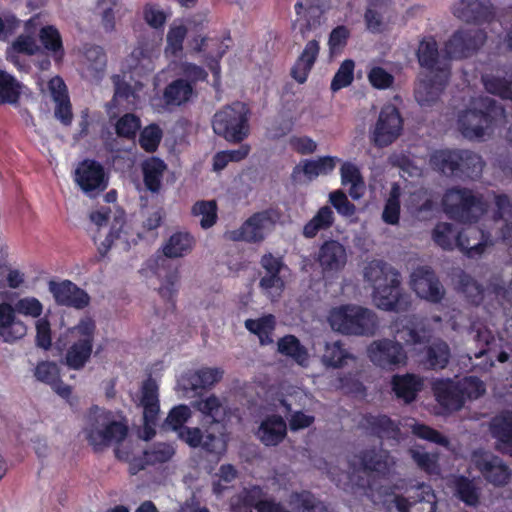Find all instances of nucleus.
<instances>
[{
    "mask_svg": "<svg viewBox=\"0 0 512 512\" xmlns=\"http://www.w3.org/2000/svg\"><path fill=\"white\" fill-rule=\"evenodd\" d=\"M429 164L434 170L461 180L479 178L484 167L482 157L468 149L435 150Z\"/></svg>",
    "mask_w": 512,
    "mask_h": 512,
    "instance_id": "20e7f679",
    "label": "nucleus"
},
{
    "mask_svg": "<svg viewBox=\"0 0 512 512\" xmlns=\"http://www.w3.org/2000/svg\"><path fill=\"white\" fill-rule=\"evenodd\" d=\"M349 357L350 354L343 347V344L340 341H335L326 344L322 361L327 367L340 368Z\"/></svg>",
    "mask_w": 512,
    "mask_h": 512,
    "instance_id": "bf43d9fd",
    "label": "nucleus"
},
{
    "mask_svg": "<svg viewBox=\"0 0 512 512\" xmlns=\"http://www.w3.org/2000/svg\"><path fill=\"white\" fill-rule=\"evenodd\" d=\"M403 123V118L395 105H384L372 131L371 139L374 145L383 148L392 144L400 136Z\"/></svg>",
    "mask_w": 512,
    "mask_h": 512,
    "instance_id": "f8f14e48",
    "label": "nucleus"
},
{
    "mask_svg": "<svg viewBox=\"0 0 512 512\" xmlns=\"http://www.w3.org/2000/svg\"><path fill=\"white\" fill-rule=\"evenodd\" d=\"M163 132L159 125L152 123L144 127L139 135V145L147 153H154L162 140Z\"/></svg>",
    "mask_w": 512,
    "mask_h": 512,
    "instance_id": "052dcab7",
    "label": "nucleus"
},
{
    "mask_svg": "<svg viewBox=\"0 0 512 512\" xmlns=\"http://www.w3.org/2000/svg\"><path fill=\"white\" fill-rule=\"evenodd\" d=\"M431 389L438 404L445 410L459 411L464 406V393L460 383L450 378L435 379Z\"/></svg>",
    "mask_w": 512,
    "mask_h": 512,
    "instance_id": "aec40b11",
    "label": "nucleus"
},
{
    "mask_svg": "<svg viewBox=\"0 0 512 512\" xmlns=\"http://www.w3.org/2000/svg\"><path fill=\"white\" fill-rule=\"evenodd\" d=\"M141 393L140 403L143 407L145 440H150L156 434L154 426L157 424L160 412L158 385L156 381L151 377L146 379L142 384Z\"/></svg>",
    "mask_w": 512,
    "mask_h": 512,
    "instance_id": "6ab92c4d",
    "label": "nucleus"
},
{
    "mask_svg": "<svg viewBox=\"0 0 512 512\" xmlns=\"http://www.w3.org/2000/svg\"><path fill=\"white\" fill-rule=\"evenodd\" d=\"M75 181L87 194L103 192L108 187L104 167L94 159H84L75 170Z\"/></svg>",
    "mask_w": 512,
    "mask_h": 512,
    "instance_id": "a211bd4d",
    "label": "nucleus"
},
{
    "mask_svg": "<svg viewBox=\"0 0 512 512\" xmlns=\"http://www.w3.org/2000/svg\"><path fill=\"white\" fill-rule=\"evenodd\" d=\"M475 468L487 482L494 486H505L511 478V470L503 460L491 452L476 450L472 454Z\"/></svg>",
    "mask_w": 512,
    "mask_h": 512,
    "instance_id": "dca6fc26",
    "label": "nucleus"
},
{
    "mask_svg": "<svg viewBox=\"0 0 512 512\" xmlns=\"http://www.w3.org/2000/svg\"><path fill=\"white\" fill-rule=\"evenodd\" d=\"M223 373L220 368H201L192 376V386L194 389L210 388L222 379Z\"/></svg>",
    "mask_w": 512,
    "mask_h": 512,
    "instance_id": "680f3d73",
    "label": "nucleus"
},
{
    "mask_svg": "<svg viewBox=\"0 0 512 512\" xmlns=\"http://www.w3.org/2000/svg\"><path fill=\"white\" fill-rule=\"evenodd\" d=\"M196 408L211 419L210 426L205 427L204 431L199 427L185 428L180 434V440L190 448H201L206 454L219 459L227 452L228 435L224 426L221 430L214 431L212 425L220 423L225 415L222 403L217 396L212 394L199 400L196 403Z\"/></svg>",
    "mask_w": 512,
    "mask_h": 512,
    "instance_id": "f257e3e1",
    "label": "nucleus"
},
{
    "mask_svg": "<svg viewBox=\"0 0 512 512\" xmlns=\"http://www.w3.org/2000/svg\"><path fill=\"white\" fill-rule=\"evenodd\" d=\"M141 128V120L133 113H126L121 116L116 124L115 131L118 137L132 140L136 137Z\"/></svg>",
    "mask_w": 512,
    "mask_h": 512,
    "instance_id": "0e129e2a",
    "label": "nucleus"
},
{
    "mask_svg": "<svg viewBox=\"0 0 512 512\" xmlns=\"http://www.w3.org/2000/svg\"><path fill=\"white\" fill-rule=\"evenodd\" d=\"M274 224L272 210H263L253 213L238 229L228 231L226 236L234 242L260 243Z\"/></svg>",
    "mask_w": 512,
    "mask_h": 512,
    "instance_id": "9b49d317",
    "label": "nucleus"
},
{
    "mask_svg": "<svg viewBox=\"0 0 512 512\" xmlns=\"http://www.w3.org/2000/svg\"><path fill=\"white\" fill-rule=\"evenodd\" d=\"M340 159L336 156H322L318 159H306L303 161L302 172L310 180L320 175H329L336 168Z\"/></svg>",
    "mask_w": 512,
    "mask_h": 512,
    "instance_id": "49530a36",
    "label": "nucleus"
},
{
    "mask_svg": "<svg viewBox=\"0 0 512 512\" xmlns=\"http://www.w3.org/2000/svg\"><path fill=\"white\" fill-rule=\"evenodd\" d=\"M178 280V271L175 269L166 275L165 282L158 289L159 295L167 304V309L174 310L176 307L175 296L177 294L176 285Z\"/></svg>",
    "mask_w": 512,
    "mask_h": 512,
    "instance_id": "774afa93",
    "label": "nucleus"
},
{
    "mask_svg": "<svg viewBox=\"0 0 512 512\" xmlns=\"http://www.w3.org/2000/svg\"><path fill=\"white\" fill-rule=\"evenodd\" d=\"M194 87L186 79L178 78L170 82L163 90L162 100L166 107H179L191 100Z\"/></svg>",
    "mask_w": 512,
    "mask_h": 512,
    "instance_id": "f704fd0d",
    "label": "nucleus"
},
{
    "mask_svg": "<svg viewBox=\"0 0 512 512\" xmlns=\"http://www.w3.org/2000/svg\"><path fill=\"white\" fill-rule=\"evenodd\" d=\"M128 435V427L126 424L113 418L111 412L107 411V419L105 420V448L112 444L121 443Z\"/></svg>",
    "mask_w": 512,
    "mask_h": 512,
    "instance_id": "13d9d810",
    "label": "nucleus"
},
{
    "mask_svg": "<svg viewBox=\"0 0 512 512\" xmlns=\"http://www.w3.org/2000/svg\"><path fill=\"white\" fill-rule=\"evenodd\" d=\"M319 42L315 39L306 43L303 51L293 64L290 75L299 84H304L318 58Z\"/></svg>",
    "mask_w": 512,
    "mask_h": 512,
    "instance_id": "c85d7f7f",
    "label": "nucleus"
},
{
    "mask_svg": "<svg viewBox=\"0 0 512 512\" xmlns=\"http://www.w3.org/2000/svg\"><path fill=\"white\" fill-rule=\"evenodd\" d=\"M131 73L140 75L142 72L153 70L152 50L145 43H139L131 52L128 59Z\"/></svg>",
    "mask_w": 512,
    "mask_h": 512,
    "instance_id": "de8ad7c7",
    "label": "nucleus"
},
{
    "mask_svg": "<svg viewBox=\"0 0 512 512\" xmlns=\"http://www.w3.org/2000/svg\"><path fill=\"white\" fill-rule=\"evenodd\" d=\"M400 197L401 189L397 183H394L391 187L389 197L384 205L382 219L386 224L396 225L400 219Z\"/></svg>",
    "mask_w": 512,
    "mask_h": 512,
    "instance_id": "6e6d98bb",
    "label": "nucleus"
},
{
    "mask_svg": "<svg viewBox=\"0 0 512 512\" xmlns=\"http://www.w3.org/2000/svg\"><path fill=\"white\" fill-rule=\"evenodd\" d=\"M411 288L421 299L440 303L445 290L434 270L429 266H419L411 274Z\"/></svg>",
    "mask_w": 512,
    "mask_h": 512,
    "instance_id": "f3484780",
    "label": "nucleus"
},
{
    "mask_svg": "<svg viewBox=\"0 0 512 512\" xmlns=\"http://www.w3.org/2000/svg\"><path fill=\"white\" fill-rule=\"evenodd\" d=\"M256 436L267 447L277 446L287 436V424L278 414L268 415L260 423Z\"/></svg>",
    "mask_w": 512,
    "mask_h": 512,
    "instance_id": "bb28decb",
    "label": "nucleus"
},
{
    "mask_svg": "<svg viewBox=\"0 0 512 512\" xmlns=\"http://www.w3.org/2000/svg\"><path fill=\"white\" fill-rule=\"evenodd\" d=\"M447 79L438 75L426 76L420 79L414 89V96L420 106H432L442 94Z\"/></svg>",
    "mask_w": 512,
    "mask_h": 512,
    "instance_id": "7c9ffc66",
    "label": "nucleus"
},
{
    "mask_svg": "<svg viewBox=\"0 0 512 512\" xmlns=\"http://www.w3.org/2000/svg\"><path fill=\"white\" fill-rule=\"evenodd\" d=\"M451 358L449 345L442 339L430 342L422 351L421 363L429 370L445 369Z\"/></svg>",
    "mask_w": 512,
    "mask_h": 512,
    "instance_id": "2f4dec72",
    "label": "nucleus"
},
{
    "mask_svg": "<svg viewBox=\"0 0 512 512\" xmlns=\"http://www.w3.org/2000/svg\"><path fill=\"white\" fill-rule=\"evenodd\" d=\"M167 165L158 157H151L142 164L144 185L152 193L161 189L162 178Z\"/></svg>",
    "mask_w": 512,
    "mask_h": 512,
    "instance_id": "4c0bfd02",
    "label": "nucleus"
},
{
    "mask_svg": "<svg viewBox=\"0 0 512 512\" xmlns=\"http://www.w3.org/2000/svg\"><path fill=\"white\" fill-rule=\"evenodd\" d=\"M355 62L352 59L344 60L336 71L330 88L333 92H337L351 85L354 80Z\"/></svg>",
    "mask_w": 512,
    "mask_h": 512,
    "instance_id": "69168bd1",
    "label": "nucleus"
},
{
    "mask_svg": "<svg viewBox=\"0 0 512 512\" xmlns=\"http://www.w3.org/2000/svg\"><path fill=\"white\" fill-rule=\"evenodd\" d=\"M459 19L474 24L490 23L496 16L490 0H460L454 12Z\"/></svg>",
    "mask_w": 512,
    "mask_h": 512,
    "instance_id": "5701e85b",
    "label": "nucleus"
},
{
    "mask_svg": "<svg viewBox=\"0 0 512 512\" xmlns=\"http://www.w3.org/2000/svg\"><path fill=\"white\" fill-rule=\"evenodd\" d=\"M459 290L472 305H479L484 298V288L472 276L462 273L459 277Z\"/></svg>",
    "mask_w": 512,
    "mask_h": 512,
    "instance_id": "4d7b16f0",
    "label": "nucleus"
},
{
    "mask_svg": "<svg viewBox=\"0 0 512 512\" xmlns=\"http://www.w3.org/2000/svg\"><path fill=\"white\" fill-rule=\"evenodd\" d=\"M191 417V410L185 404H180L174 406L168 413L165 423L178 434V438L180 439V434L185 428H190L186 426L185 423Z\"/></svg>",
    "mask_w": 512,
    "mask_h": 512,
    "instance_id": "e2e57ef3",
    "label": "nucleus"
},
{
    "mask_svg": "<svg viewBox=\"0 0 512 512\" xmlns=\"http://www.w3.org/2000/svg\"><path fill=\"white\" fill-rule=\"evenodd\" d=\"M391 385L397 398L404 400L405 403H411L416 399L418 392L421 391L423 381L416 374H396L392 377Z\"/></svg>",
    "mask_w": 512,
    "mask_h": 512,
    "instance_id": "e433bc0d",
    "label": "nucleus"
},
{
    "mask_svg": "<svg viewBox=\"0 0 512 512\" xmlns=\"http://www.w3.org/2000/svg\"><path fill=\"white\" fill-rule=\"evenodd\" d=\"M297 512H330L328 506L318 500L310 491L303 490L291 495Z\"/></svg>",
    "mask_w": 512,
    "mask_h": 512,
    "instance_id": "864d4df0",
    "label": "nucleus"
},
{
    "mask_svg": "<svg viewBox=\"0 0 512 512\" xmlns=\"http://www.w3.org/2000/svg\"><path fill=\"white\" fill-rule=\"evenodd\" d=\"M481 80L488 93L512 100V66H504L497 74H483Z\"/></svg>",
    "mask_w": 512,
    "mask_h": 512,
    "instance_id": "473e14b6",
    "label": "nucleus"
},
{
    "mask_svg": "<svg viewBox=\"0 0 512 512\" xmlns=\"http://www.w3.org/2000/svg\"><path fill=\"white\" fill-rule=\"evenodd\" d=\"M96 323L91 317L82 318L71 330L77 340L67 348L64 363L72 370H81L89 362L92 352Z\"/></svg>",
    "mask_w": 512,
    "mask_h": 512,
    "instance_id": "1a4fd4ad",
    "label": "nucleus"
},
{
    "mask_svg": "<svg viewBox=\"0 0 512 512\" xmlns=\"http://www.w3.org/2000/svg\"><path fill=\"white\" fill-rule=\"evenodd\" d=\"M275 324V317L272 314L245 321L246 329L258 336L261 345H268L273 342L272 333L275 329Z\"/></svg>",
    "mask_w": 512,
    "mask_h": 512,
    "instance_id": "a18cd8bd",
    "label": "nucleus"
},
{
    "mask_svg": "<svg viewBox=\"0 0 512 512\" xmlns=\"http://www.w3.org/2000/svg\"><path fill=\"white\" fill-rule=\"evenodd\" d=\"M260 265L265 274L259 281V287L265 292H271L275 289L279 294L284 289V280L280 276L281 271L286 265L281 256H274L271 252L262 255Z\"/></svg>",
    "mask_w": 512,
    "mask_h": 512,
    "instance_id": "393cba45",
    "label": "nucleus"
},
{
    "mask_svg": "<svg viewBox=\"0 0 512 512\" xmlns=\"http://www.w3.org/2000/svg\"><path fill=\"white\" fill-rule=\"evenodd\" d=\"M361 467L365 472H375L385 475L391 465L390 453L382 448H368L360 451L358 455Z\"/></svg>",
    "mask_w": 512,
    "mask_h": 512,
    "instance_id": "c9c22d12",
    "label": "nucleus"
},
{
    "mask_svg": "<svg viewBox=\"0 0 512 512\" xmlns=\"http://www.w3.org/2000/svg\"><path fill=\"white\" fill-rule=\"evenodd\" d=\"M490 432L499 450L512 456V410L495 416L490 423Z\"/></svg>",
    "mask_w": 512,
    "mask_h": 512,
    "instance_id": "72a5a7b5",
    "label": "nucleus"
},
{
    "mask_svg": "<svg viewBox=\"0 0 512 512\" xmlns=\"http://www.w3.org/2000/svg\"><path fill=\"white\" fill-rule=\"evenodd\" d=\"M27 333V326L17 319L16 310L10 303H0V339L6 343H14Z\"/></svg>",
    "mask_w": 512,
    "mask_h": 512,
    "instance_id": "a878e982",
    "label": "nucleus"
},
{
    "mask_svg": "<svg viewBox=\"0 0 512 512\" xmlns=\"http://www.w3.org/2000/svg\"><path fill=\"white\" fill-rule=\"evenodd\" d=\"M218 206L215 200H200L194 203L191 213L194 216H201L200 226L209 229L216 224L218 219Z\"/></svg>",
    "mask_w": 512,
    "mask_h": 512,
    "instance_id": "5fc2aeb1",
    "label": "nucleus"
},
{
    "mask_svg": "<svg viewBox=\"0 0 512 512\" xmlns=\"http://www.w3.org/2000/svg\"><path fill=\"white\" fill-rule=\"evenodd\" d=\"M470 233L479 234L480 240L471 245L469 238L464 232L459 231L457 226L448 222H439L432 230V240L434 243L446 251H451L454 247H458L464 251L469 258L480 256L488 245V235L480 229L471 228Z\"/></svg>",
    "mask_w": 512,
    "mask_h": 512,
    "instance_id": "6e6552de",
    "label": "nucleus"
},
{
    "mask_svg": "<svg viewBox=\"0 0 512 512\" xmlns=\"http://www.w3.org/2000/svg\"><path fill=\"white\" fill-rule=\"evenodd\" d=\"M487 34L483 29H461L455 31L445 44L449 58H467L477 52L486 42Z\"/></svg>",
    "mask_w": 512,
    "mask_h": 512,
    "instance_id": "2eb2a0df",
    "label": "nucleus"
},
{
    "mask_svg": "<svg viewBox=\"0 0 512 512\" xmlns=\"http://www.w3.org/2000/svg\"><path fill=\"white\" fill-rule=\"evenodd\" d=\"M265 492L259 485L244 488L233 496L230 501L231 512H290L280 502L274 499H263Z\"/></svg>",
    "mask_w": 512,
    "mask_h": 512,
    "instance_id": "ddd939ff",
    "label": "nucleus"
},
{
    "mask_svg": "<svg viewBox=\"0 0 512 512\" xmlns=\"http://www.w3.org/2000/svg\"><path fill=\"white\" fill-rule=\"evenodd\" d=\"M442 205L450 219L462 224L477 223L490 207L482 193L462 186L447 189L442 198Z\"/></svg>",
    "mask_w": 512,
    "mask_h": 512,
    "instance_id": "7ed1b4c3",
    "label": "nucleus"
},
{
    "mask_svg": "<svg viewBox=\"0 0 512 512\" xmlns=\"http://www.w3.org/2000/svg\"><path fill=\"white\" fill-rule=\"evenodd\" d=\"M328 320L333 330L344 335H371L377 327L375 314L359 306L335 308L330 312Z\"/></svg>",
    "mask_w": 512,
    "mask_h": 512,
    "instance_id": "0eeeda50",
    "label": "nucleus"
},
{
    "mask_svg": "<svg viewBox=\"0 0 512 512\" xmlns=\"http://www.w3.org/2000/svg\"><path fill=\"white\" fill-rule=\"evenodd\" d=\"M315 260L323 273H337L347 263L346 249L337 240H326L319 247Z\"/></svg>",
    "mask_w": 512,
    "mask_h": 512,
    "instance_id": "4be33fe9",
    "label": "nucleus"
},
{
    "mask_svg": "<svg viewBox=\"0 0 512 512\" xmlns=\"http://www.w3.org/2000/svg\"><path fill=\"white\" fill-rule=\"evenodd\" d=\"M478 108L467 109L458 116V127L468 139L482 138L505 116L504 108L494 99L481 98Z\"/></svg>",
    "mask_w": 512,
    "mask_h": 512,
    "instance_id": "39448f33",
    "label": "nucleus"
},
{
    "mask_svg": "<svg viewBox=\"0 0 512 512\" xmlns=\"http://www.w3.org/2000/svg\"><path fill=\"white\" fill-rule=\"evenodd\" d=\"M195 240L187 232L173 233L163 246V254L167 258H178L187 255L193 248Z\"/></svg>",
    "mask_w": 512,
    "mask_h": 512,
    "instance_id": "a19ab883",
    "label": "nucleus"
},
{
    "mask_svg": "<svg viewBox=\"0 0 512 512\" xmlns=\"http://www.w3.org/2000/svg\"><path fill=\"white\" fill-rule=\"evenodd\" d=\"M58 88L51 87L53 100L56 103L55 117L64 125L69 126L73 120L72 106L67 93L66 85L58 78Z\"/></svg>",
    "mask_w": 512,
    "mask_h": 512,
    "instance_id": "ea45409f",
    "label": "nucleus"
},
{
    "mask_svg": "<svg viewBox=\"0 0 512 512\" xmlns=\"http://www.w3.org/2000/svg\"><path fill=\"white\" fill-rule=\"evenodd\" d=\"M361 424L371 435L378 438L397 439L400 434L399 424L385 414L367 413L363 415Z\"/></svg>",
    "mask_w": 512,
    "mask_h": 512,
    "instance_id": "cd10ccee",
    "label": "nucleus"
},
{
    "mask_svg": "<svg viewBox=\"0 0 512 512\" xmlns=\"http://www.w3.org/2000/svg\"><path fill=\"white\" fill-rule=\"evenodd\" d=\"M387 510L389 512H436L437 497L431 485L419 483L409 497L394 495L387 504Z\"/></svg>",
    "mask_w": 512,
    "mask_h": 512,
    "instance_id": "9d476101",
    "label": "nucleus"
},
{
    "mask_svg": "<svg viewBox=\"0 0 512 512\" xmlns=\"http://www.w3.org/2000/svg\"><path fill=\"white\" fill-rule=\"evenodd\" d=\"M21 95V85L17 79L4 70H0V104H15Z\"/></svg>",
    "mask_w": 512,
    "mask_h": 512,
    "instance_id": "603ef678",
    "label": "nucleus"
},
{
    "mask_svg": "<svg viewBox=\"0 0 512 512\" xmlns=\"http://www.w3.org/2000/svg\"><path fill=\"white\" fill-rule=\"evenodd\" d=\"M39 40L55 61H62L65 51L61 35L56 27L52 25L42 27L39 31Z\"/></svg>",
    "mask_w": 512,
    "mask_h": 512,
    "instance_id": "c03bdc74",
    "label": "nucleus"
},
{
    "mask_svg": "<svg viewBox=\"0 0 512 512\" xmlns=\"http://www.w3.org/2000/svg\"><path fill=\"white\" fill-rule=\"evenodd\" d=\"M365 278L373 285V295L380 309L405 312L410 307L409 296L401 288L400 273L382 260L372 261L364 272Z\"/></svg>",
    "mask_w": 512,
    "mask_h": 512,
    "instance_id": "f03ea898",
    "label": "nucleus"
},
{
    "mask_svg": "<svg viewBox=\"0 0 512 512\" xmlns=\"http://www.w3.org/2000/svg\"><path fill=\"white\" fill-rule=\"evenodd\" d=\"M35 377L53 389L60 397L68 399L72 394L70 385L65 384L60 378L58 365L51 361H41L35 368Z\"/></svg>",
    "mask_w": 512,
    "mask_h": 512,
    "instance_id": "c756f323",
    "label": "nucleus"
},
{
    "mask_svg": "<svg viewBox=\"0 0 512 512\" xmlns=\"http://www.w3.org/2000/svg\"><path fill=\"white\" fill-rule=\"evenodd\" d=\"M278 352L292 358L298 364L303 365L308 360V352L294 335H285L278 340Z\"/></svg>",
    "mask_w": 512,
    "mask_h": 512,
    "instance_id": "3c124183",
    "label": "nucleus"
},
{
    "mask_svg": "<svg viewBox=\"0 0 512 512\" xmlns=\"http://www.w3.org/2000/svg\"><path fill=\"white\" fill-rule=\"evenodd\" d=\"M49 290L57 304L75 309H84L90 303L88 293L70 280L60 283L50 281Z\"/></svg>",
    "mask_w": 512,
    "mask_h": 512,
    "instance_id": "412c9836",
    "label": "nucleus"
},
{
    "mask_svg": "<svg viewBox=\"0 0 512 512\" xmlns=\"http://www.w3.org/2000/svg\"><path fill=\"white\" fill-rule=\"evenodd\" d=\"M295 13L299 17L300 28L299 31L303 37L310 31H313L321 26L322 18L327 9L323 8H308L304 7L302 0H299L294 5Z\"/></svg>",
    "mask_w": 512,
    "mask_h": 512,
    "instance_id": "58836bf2",
    "label": "nucleus"
},
{
    "mask_svg": "<svg viewBox=\"0 0 512 512\" xmlns=\"http://www.w3.org/2000/svg\"><path fill=\"white\" fill-rule=\"evenodd\" d=\"M107 411L97 405L89 408L85 416L83 432L94 452H100L105 448V420Z\"/></svg>",
    "mask_w": 512,
    "mask_h": 512,
    "instance_id": "b1692460",
    "label": "nucleus"
},
{
    "mask_svg": "<svg viewBox=\"0 0 512 512\" xmlns=\"http://www.w3.org/2000/svg\"><path fill=\"white\" fill-rule=\"evenodd\" d=\"M454 491L457 498L467 506H477L480 501L479 488L474 481L464 475H459L454 480Z\"/></svg>",
    "mask_w": 512,
    "mask_h": 512,
    "instance_id": "8fccbe9b",
    "label": "nucleus"
},
{
    "mask_svg": "<svg viewBox=\"0 0 512 512\" xmlns=\"http://www.w3.org/2000/svg\"><path fill=\"white\" fill-rule=\"evenodd\" d=\"M250 108L241 101H235L216 112L212 127L215 134L231 143H241L250 132Z\"/></svg>",
    "mask_w": 512,
    "mask_h": 512,
    "instance_id": "423d86ee",
    "label": "nucleus"
},
{
    "mask_svg": "<svg viewBox=\"0 0 512 512\" xmlns=\"http://www.w3.org/2000/svg\"><path fill=\"white\" fill-rule=\"evenodd\" d=\"M367 354L374 365L390 371L405 365L407 361L402 344L386 338L373 341L367 348Z\"/></svg>",
    "mask_w": 512,
    "mask_h": 512,
    "instance_id": "4468645a",
    "label": "nucleus"
},
{
    "mask_svg": "<svg viewBox=\"0 0 512 512\" xmlns=\"http://www.w3.org/2000/svg\"><path fill=\"white\" fill-rule=\"evenodd\" d=\"M335 222V216L330 206H322L303 227L302 234L307 239L314 238L319 231L329 229Z\"/></svg>",
    "mask_w": 512,
    "mask_h": 512,
    "instance_id": "79ce46f5",
    "label": "nucleus"
},
{
    "mask_svg": "<svg viewBox=\"0 0 512 512\" xmlns=\"http://www.w3.org/2000/svg\"><path fill=\"white\" fill-rule=\"evenodd\" d=\"M144 454L148 464L154 466L170 461L175 454V449L171 444L159 442L155 443L150 449L145 450Z\"/></svg>",
    "mask_w": 512,
    "mask_h": 512,
    "instance_id": "338daca9",
    "label": "nucleus"
},
{
    "mask_svg": "<svg viewBox=\"0 0 512 512\" xmlns=\"http://www.w3.org/2000/svg\"><path fill=\"white\" fill-rule=\"evenodd\" d=\"M419 65L429 71L436 69L439 63V50L434 37L429 36L420 41L416 52Z\"/></svg>",
    "mask_w": 512,
    "mask_h": 512,
    "instance_id": "09e8293b",
    "label": "nucleus"
},
{
    "mask_svg": "<svg viewBox=\"0 0 512 512\" xmlns=\"http://www.w3.org/2000/svg\"><path fill=\"white\" fill-rule=\"evenodd\" d=\"M341 184L343 186L350 185L349 195L354 200H358L362 196L364 188V180L359 168L351 162H343L340 168Z\"/></svg>",
    "mask_w": 512,
    "mask_h": 512,
    "instance_id": "37998d69",
    "label": "nucleus"
}]
</instances>
